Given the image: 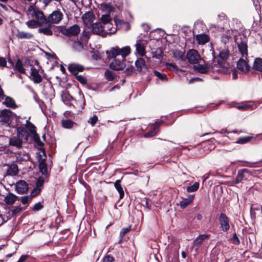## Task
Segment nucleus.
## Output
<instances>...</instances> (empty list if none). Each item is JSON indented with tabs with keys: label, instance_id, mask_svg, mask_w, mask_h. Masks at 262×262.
Segmentation results:
<instances>
[{
	"label": "nucleus",
	"instance_id": "obj_6",
	"mask_svg": "<svg viewBox=\"0 0 262 262\" xmlns=\"http://www.w3.org/2000/svg\"><path fill=\"white\" fill-rule=\"evenodd\" d=\"M250 102L253 103L254 104H247L245 102H242L240 104H238L235 102H232V103L229 104V105L231 106V107H234L240 111H247V110H253L257 107L256 104H260L262 102V101H250Z\"/></svg>",
	"mask_w": 262,
	"mask_h": 262
},
{
	"label": "nucleus",
	"instance_id": "obj_22",
	"mask_svg": "<svg viewBox=\"0 0 262 262\" xmlns=\"http://www.w3.org/2000/svg\"><path fill=\"white\" fill-rule=\"evenodd\" d=\"M238 48L243 57L247 59L248 56V46L246 42L242 41L237 44Z\"/></svg>",
	"mask_w": 262,
	"mask_h": 262
},
{
	"label": "nucleus",
	"instance_id": "obj_64",
	"mask_svg": "<svg viewBox=\"0 0 262 262\" xmlns=\"http://www.w3.org/2000/svg\"><path fill=\"white\" fill-rule=\"evenodd\" d=\"M44 182V179L43 178H39L36 182V187L39 188L41 187Z\"/></svg>",
	"mask_w": 262,
	"mask_h": 262
},
{
	"label": "nucleus",
	"instance_id": "obj_19",
	"mask_svg": "<svg viewBox=\"0 0 262 262\" xmlns=\"http://www.w3.org/2000/svg\"><path fill=\"white\" fill-rule=\"evenodd\" d=\"M249 171L247 169H242L238 171L237 176L234 181V184H238L243 180H247L246 174L249 173Z\"/></svg>",
	"mask_w": 262,
	"mask_h": 262
},
{
	"label": "nucleus",
	"instance_id": "obj_33",
	"mask_svg": "<svg viewBox=\"0 0 262 262\" xmlns=\"http://www.w3.org/2000/svg\"><path fill=\"white\" fill-rule=\"evenodd\" d=\"M51 25H48L46 27L40 28L38 29V32L40 33L47 36H51L53 34V32L51 30Z\"/></svg>",
	"mask_w": 262,
	"mask_h": 262
},
{
	"label": "nucleus",
	"instance_id": "obj_48",
	"mask_svg": "<svg viewBox=\"0 0 262 262\" xmlns=\"http://www.w3.org/2000/svg\"><path fill=\"white\" fill-rule=\"evenodd\" d=\"M154 73L155 75L157 77H158L160 79H161L162 80H167V76L165 74H162L157 71H154Z\"/></svg>",
	"mask_w": 262,
	"mask_h": 262
},
{
	"label": "nucleus",
	"instance_id": "obj_35",
	"mask_svg": "<svg viewBox=\"0 0 262 262\" xmlns=\"http://www.w3.org/2000/svg\"><path fill=\"white\" fill-rule=\"evenodd\" d=\"M253 68L257 71L262 72V58H257L255 59Z\"/></svg>",
	"mask_w": 262,
	"mask_h": 262
},
{
	"label": "nucleus",
	"instance_id": "obj_15",
	"mask_svg": "<svg viewBox=\"0 0 262 262\" xmlns=\"http://www.w3.org/2000/svg\"><path fill=\"white\" fill-rule=\"evenodd\" d=\"M16 136L23 142H25L28 140L29 135L25 128L18 127L16 128Z\"/></svg>",
	"mask_w": 262,
	"mask_h": 262
},
{
	"label": "nucleus",
	"instance_id": "obj_26",
	"mask_svg": "<svg viewBox=\"0 0 262 262\" xmlns=\"http://www.w3.org/2000/svg\"><path fill=\"white\" fill-rule=\"evenodd\" d=\"M39 168L40 172L43 175L48 174L47 166L45 163V159H39Z\"/></svg>",
	"mask_w": 262,
	"mask_h": 262
},
{
	"label": "nucleus",
	"instance_id": "obj_18",
	"mask_svg": "<svg viewBox=\"0 0 262 262\" xmlns=\"http://www.w3.org/2000/svg\"><path fill=\"white\" fill-rule=\"evenodd\" d=\"M69 71L74 75H77L79 72H82L84 70V67L77 63H71L68 67Z\"/></svg>",
	"mask_w": 262,
	"mask_h": 262
},
{
	"label": "nucleus",
	"instance_id": "obj_30",
	"mask_svg": "<svg viewBox=\"0 0 262 262\" xmlns=\"http://www.w3.org/2000/svg\"><path fill=\"white\" fill-rule=\"evenodd\" d=\"M23 142L17 137L14 136L9 139L10 145L20 148L22 146Z\"/></svg>",
	"mask_w": 262,
	"mask_h": 262
},
{
	"label": "nucleus",
	"instance_id": "obj_40",
	"mask_svg": "<svg viewBox=\"0 0 262 262\" xmlns=\"http://www.w3.org/2000/svg\"><path fill=\"white\" fill-rule=\"evenodd\" d=\"M26 127L31 134L35 133V125L32 123L29 120L26 121V123L25 124Z\"/></svg>",
	"mask_w": 262,
	"mask_h": 262
},
{
	"label": "nucleus",
	"instance_id": "obj_4",
	"mask_svg": "<svg viewBox=\"0 0 262 262\" xmlns=\"http://www.w3.org/2000/svg\"><path fill=\"white\" fill-rule=\"evenodd\" d=\"M58 28L62 34L69 37L77 36L80 31V27L77 25H74L68 28L63 26H60Z\"/></svg>",
	"mask_w": 262,
	"mask_h": 262
},
{
	"label": "nucleus",
	"instance_id": "obj_63",
	"mask_svg": "<svg viewBox=\"0 0 262 262\" xmlns=\"http://www.w3.org/2000/svg\"><path fill=\"white\" fill-rule=\"evenodd\" d=\"M196 190V182L194 183L191 186L188 187L187 188L188 192H193Z\"/></svg>",
	"mask_w": 262,
	"mask_h": 262
},
{
	"label": "nucleus",
	"instance_id": "obj_42",
	"mask_svg": "<svg viewBox=\"0 0 262 262\" xmlns=\"http://www.w3.org/2000/svg\"><path fill=\"white\" fill-rule=\"evenodd\" d=\"M73 48L77 51H81L83 49V46L81 41H75L73 43Z\"/></svg>",
	"mask_w": 262,
	"mask_h": 262
},
{
	"label": "nucleus",
	"instance_id": "obj_39",
	"mask_svg": "<svg viewBox=\"0 0 262 262\" xmlns=\"http://www.w3.org/2000/svg\"><path fill=\"white\" fill-rule=\"evenodd\" d=\"M74 123L70 119L62 120L61 121L62 126L65 128H71Z\"/></svg>",
	"mask_w": 262,
	"mask_h": 262
},
{
	"label": "nucleus",
	"instance_id": "obj_12",
	"mask_svg": "<svg viewBox=\"0 0 262 262\" xmlns=\"http://www.w3.org/2000/svg\"><path fill=\"white\" fill-rule=\"evenodd\" d=\"M186 58L190 64H193V68L195 71L196 69V50H189L187 53Z\"/></svg>",
	"mask_w": 262,
	"mask_h": 262
},
{
	"label": "nucleus",
	"instance_id": "obj_34",
	"mask_svg": "<svg viewBox=\"0 0 262 262\" xmlns=\"http://www.w3.org/2000/svg\"><path fill=\"white\" fill-rule=\"evenodd\" d=\"M100 9L106 14L110 13L113 11V7L112 5L109 3H103L101 4Z\"/></svg>",
	"mask_w": 262,
	"mask_h": 262
},
{
	"label": "nucleus",
	"instance_id": "obj_47",
	"mask_svg": "<svg viewBox=\"0 0 262 262\" xmlns=\"http://www.w3.org/2000/svg\"><path fill=\"white\" fill-rule=\"evenodd\" d=\"M111 17L109 14H102L101 17V20L103 25H104L105 24L107 23H110L111 21Z\"/></svg>",
	"mask_w": 262,
	"mask_h": 262
},
{
	"label": "nucleus",
	"instance_id": "obj_2",
	"mask_svg": "<svg viewBox=\"0 0 262 262\" xmlns=\"http://www.w3.org/2000/svg\"><path fill=\"white\" fill-rule=\"evenodd\" d=\"M27 15L29 17L35 18L39 22L46 25L47 18L45 17L42 11L33 5L29 7L27 10Z\"/></svg>",
	"mask_w": 262,
	"mask_h": 262
},
{
	"label": "nucleus",
	"instance_id": "obj_17",
	"mask_svg": "<svg viewBox=\"0 0 262 262\" xmlns=\"http://www.w3.org/2000/svg\"><path fill=\"white\" fill-rule=\"evenodd\" d=\"M146 42L144 40H139L136 44V49L137 53L140 56H143L145 55V47Z\"/></svg>",
	"mask_w": 262,
	"mask_h": 262
},
{
	"label": "nucleus",
	"instance_id": "obj_13",
	"mask_svg": "<svg viewBox=\"0 0 262 262\" xmlns=\"http://www.w3.org/2000/svg\"><path fill=\"white\" fill-rule=\"evenodd\" d=\"M95 18V16L91 11L86 12L82 16L83 23L87 26L92 25Z\"/></svg>",
	"mask_w": 262,
	"mask_h": 262
},
{
	"label": "nucleus",
	"instance_id": "obj_43",
	"mask_svg": "<svg viewBox=\"0 0 262 262\" xmlns=\"http://www.w3.org/2000/svg\"><path fill=\"white\" fill-rule=\"evenodd\" d=\"M173 56L177 60L182 59L184 56V53L182 51L175 50L173 52Z\"/></svg>",
	"mask_w": 262,
	"mask_h": 262
},
{
	"label": "nucleus",
	"instance_id": "obj_25",
	"mask_svg": "<svg viewBox=\"0 0 262 262\" xmlns=\"http://www.w3.org/2000/svg\"><path fill=\"white\" fill-rule=\"evenodd\" d=\"M16 36L18 39H30L33 37V35L30 32L17 30Z\"/></svg>",
	"mask_w": 262,
	"mask_h": 262
},
{
	"label": "nucleus",
	"instance_id": "obj_23",
	"mask_svg": "<svg viewBox=\"0 0 262 262\" xmlns=\"http://www.w3.org/2000/svg\"><path fill=\"white\" fill-rule=\"evenodd\" d=\"M233 30H228L225 33L223 34L221 36V42L224 44V46H226V44L232 39L233 36Z\"/></svg>",
	"mask_w": 262,
	"mask_h": 262
},
{
	"label": "nucleus",
	"instance_id": "obj_3",
	"mask_svg": "<svg viewBox=\"0 0 262 262\" xmlns=\"http://www.w3.org/2000/svg\"><path fill=\"white\" fill-rule=\"evenodd\" d=\"M210 67L213 72L226 73L228 71L229 64L227 62H222L219 59L214 58Z\"/></svg>",
	"mask_w": 262,
	"mask_h": 262
},
{
	"label": "nucleus",
	"instance_id": "obj_60",
	"mask_svg": "<svg viewBox=\"0 0 262 262\" xmlns=\"http://www.w3.org/2000/svg\"><path fill=\"white\" fill-rule=\"evenodd\" d=\"M166 66L169 69H171L174 71H177L178 70L177 66L173 63H167L166 64Z\"/></svg>",
	"mask_w": 262,
	"mask_h": 262
},
{
	"label": "nucleus",
	"instance_id": "obj_7",
	"mask_svg": "<svg viewBox=\"0 0 262 262\" xmlns=\"http://www.w3.org/2000/svg\"><path fill=\"white\" fill-rule=\"evenodd\" d=\"M62 18V13L59 10H55L48 16L46 24L48 23L57 24L59 23Z\"/></svg>",
	"mask_w": 262,
	"mask_h": 262
},
{
	"label": "nucleus",
	"instance_id": "obj_52",
	"mask_svg": "<svg viewBox=\"0 0 262 262\" xmlns=\"http://www.w3.org/2000/svg\"><path fill=\"white\" fill-rule=\"evenodd\" d=\"M199 26L201 28V30L202 31V32H205V31H207V32H209L208 31V30L207 28V27L206 26V25L202 22V21H198V26Z\"/></svg>",
	"mask_w": 262,
	"mask_h": 262
},
{
	"label": "nucleus",
	"instance_id": "obj_62",
	"mask_svg": "<svg viewBox=\"0 0 262 262\" xmlns=\"http://www.w3.org/2000/svg\"><path fill=\"white\" fill-rule=\"evenodd\" d=\"M21 210V207L19 206L14 207L12 210V213L13 215H15L19 213Z\"/></svg>",
	"mask_w": 262,
	"mask_h": 262
},
{
	"label": "nucleus",
	"instance_id": "obj_24",
	"mask_svg": "<svg viewBox=\"0 0 262 262\" xmlns=\"http://www.w3.org/2000/svg\"><path fill=\"white\" fill-rule=\"evenodd\" d=\"M209 35L205 33H200L198 34V44L203 45L209 42Z\"/></svg>",
	"mask_w": 262,
	"mask_h": 262
},
{
	"label": "nucleus",
	"instance_id": "obj_21",
	"mask_svg": "<svg viewBox=\"0 0 262 262\" xmlns=\"http://www.w3.org/2000/svg\"><path fill=\"white\" fill-rule=\"evenodd\" d=\"M91 32L92 33L96 34H99L102 36V34L103 33V25H102V23L100 22L93 24L92 25Z\"/></svg>",
	"mask_w": 262,
	"mask_h": 262
},
{
	"label": "nucleus",
	"instance_id": "obj_29",
	"mask_svg": "<svg viewBox=\"0 0 262 262\" xmlns=\"http://www.w3.org/2000/svg\"><path fill=\"white\" fill-rule=\"evenodd\" d=\"M18 172V169L17 165L14 163L11 164L9 165L7 169V173L11 176H15Z\"/></svg>",
	"mask_w": 262,
	"mask_h": 262
},
{
	"label": "nucleus",
	"instance_id": "obj_27",
	"mask_svg": "<svg viewBox=\"0 0 262 262\" xmlns=\"http://www.w3.org/2000/svg\"><path fill=\"white\" fill-rule=\"evenodd\" d=\"M194 195L189 196L188 198L183 199L182 201H180L179 205L181 208H185L188 206L190 203H191L194 199Z\"/></svg>",
	"mask_w": 262,
	"mask_h": 262
},
{
	"label": "nucleus",
	"instance_id": "obj_51",
	"mask_svg": "<svg viewBox=\"0 0 262 262\" xmlns=\"http://www.w3.org/2000/svg\"><path fill=\"white\" fill-rule=\"evenodd\" d=\"M98 117L96 115L93 116L90 118L88 122L92 125L94 126L98 121Z\"/></svg>",
	"mask_w": 262,
	"mask_h": 262
},
{
	"label": "nucleus",
	"instance_id": "obj_16",
	"mask_svg": "<svg viewBox=\"0 0 262 262\" xmlns=\"http://www.w3.org/2000/svg\"><path fill=\"white\" fill-rule=\"evenodd\" d=\"M12 112L9 110L5 109L0 111V119L2 121L9 123L11 119Z\"/></svg>",
	"mask_w": 262,
	"mask_h": 262
},
{
	"label": "nucleus",
	"instance_id": "obj_44",
	"mask_svg": "<svg viewBox=\"0 0 262 262\" xmlns=\"http://www.w3.org/2000/svg\"><path fill=\"white\" fill-rule=\"evenodd\" d=\"M252 138L253 137L251 136L241 137L238 139V140L236 141V143L238 144H245L249 142L252 139Z\"/></svg>",
	"mask_w": 262,
	"mask_h": 262
},
{
	"label": "nucleus",
	"instance_id": "obj_61",
	"mask_svg": "<svg viewBox=\"0 0 262 262\" xmlns=\"http://www.w3.org/2000/svg\"><path fill=\"white\" fill-rule=\"evenodd\" d=\"M71 99H72V97L67 93H65L62 96V100L65 102L66 101H70Z\"/></svg>",
	"mask_w": 262,
	"mask_h": 262
},
{
	"label": "nucleus",
	"instance_id": "obj_45",
	"mask_svg": "<svg viewBox=\"0 0 262 262\" xmlns=\"http://www.w3.org/2000/svg\"><path fill=\"white\" fill-rule=\"evenodd\" d=\"M105 78L108 81H112L114 79L115 75L114 73L111 71L107 70L104 73Z\"/></svg>",
	"mask_w": 262,
	"mask_h": 262
},
{
	"label": "nucleus",
	"instance_id": "obj_31",
	"mask_svg": "<svg viewBox=\"0 0 262 262\" xmlns=\"http://www.w3.org/2000/svg\"><path fill=\"white\" fill-rule=\"evenodd\" d=\"M114 186L118 193H119V197L120 199H122L124 195V192L123 188L121 185V180H117L115 183Z\"/></svg>",
	"mask_w": 262,
	"mask_h": 262
},
{
	"label": "nucleus",
	"instance_id": "obj_58",
	"mask_svg": "<svg viewBox=\"0 0 262 262\" xmlns=\"http://www.w3.org/2000/svg\"><path fill=\"white\" fill-rule=\"evenodd\" d=\"M30 200H31V198L29 195L23 196L21 197V203L24 205L27 204Z\"/></svg>",
	"mask_w": 262,
	"mask_h": 262
},
{
	"label": "nucleus",
	"instance_id": "obj_57",
	"mask_svg": "<svg viewBox=\"0 0 262 262\" xmlns=\"http://www.w3.org/2000/svg\"><path fill=\"white\" fill-rule=\"evenodd\" d=\"M42 208H43V205H41L40 202H38L34 205L33 209L35 211H37L41 210Z\"/></svg>",
	"mask_w": 262,
	"mask_h": 262
},
{
	"label": "nucleus",
	"instance_id": "obj_46",
	"mask_svg": "<svg viewBox=\"0 0 262 262\" xmlns=\"http://www.w3.org/2000/svg\"><path fill=\"white\" fill-rule=\"evenodd\" d=\"M158 130V127L154 126V127L149 132H148L145 135V137H150L154 136L156 135Z\"/></svg>",
	"mask_w": 262,
	"mask_h": 262
},
{
	"label": "nucleus",
	"instance_id": "obj_14",
	"mask_svg": "<svg viewBox=\"0 0 262 262\" xmlns=\"http://www.w3.org/2000/svg\"><path fill=\"white\" fill-rule=\"evenodd\" d=\"M28 189V184L24 180H19L15 184V190L18 193L23 194L26 193Z\"/></svg>",
	"mask_w": 262,
	"mask_h": 262
},
{
	"label": "nucleus",
	"instance_id": "obj_59",
	"mask_svg": "<svg viewBox=\"0 0 262 262\" xmlns=\"http://www.w3.org/2000/svg\"><path fill=\"white\" fill-rule=\"evenodd\" d=\"M114 261V258L110 255H107L103 258L104 262H113Z\"/></svg>",
	"mask_w": 262,
	"mask_h": 262
},
{
	"label": "nucleus",
	"instance_id": "obj_1",
	"mask_svg": "<svg viewBox=\"0 0 262 262\" xmlns=\"http://www.w3.org/2000/svg\"><path fill=\"white\" fill-rule=\"evenodd\" d=\"M111 53L114 60L110 64V68L117 71L123 70L125 67V58L130 53V47L125 46L120 48L118 47H115L112 48Z\"/></svg>",
	"mask_w": 262,
	"mask_h": 262
},
{
	"label": "nucleus",
	"instance_id": "obj_20",
	"mask_svg": "<svg viewBox=\"0 0 262 262\" xmlns=\"http://www.w3.org/2000/svg\"><path fill=\"white\" fill-rule=\"evenodd\" d=\"M237 68L245 73L248 72L250 70V67L243 58H240L237 61Z\"/></svg>",
	"mask_w": 262,
	"mask_h": 262
},
{
	"label": "nucleus",
	"instance_id": "obj_54",
	"mask_svg": "<svg viewBox=\"0 0 262 262\" xmlns=\"http://www.w3.org/2000/svg\"><path fill=\"white\" fill-rule=\"evenodd\" d=\"M77 80L82 84H85L87 82L86 79L81 75H78L76 77Z\"/></svg>",
	"mask_w": 262,
	"mask_h": 262
},
{
	"label": "nucleus",
	"instance_id": "obj_55",
	"mask_svg": "<svg viewBox=\"0 0 262 262\" xmlns=\"http://www.w3.org/2000/svg\"><path fill=\"white\" fill-rule=\"evenodd\" d=\"M232 243L236 244V245H239L240 243V241L237 235V234L235 233L233 234V237L231 239Z\"/></svg>",
	"mask_w": 262,
	"mask_h": 262
},
{
	"label": "nucleus",
	"instance_id": "obj_37",
	"mask_svg": "<svg viewBox=\"0 0 262 262\" xmlns=\"http://www.w3.org/2000/svg\"><path fill=\"white\" fill-rule=\"evenodd\" d=\"M14 69L20 73L24 74L25 73V69L23 67L22 62L20 59H17L14 67Z\"/></svg>",
	"mask_w": 262,
	"mask_h": 262
},
{
	"label": "nucleus",
	"instance_id": "obj_38",
	"mask_svg": "<svg viewBox=\"0 0 262 262\" xmlns=\"http://www.w3.org/2000/svg\"><path fill=\"white\" fill-rule=\"evenodd\" d=\"M135 64L138 70L141 71L145 66V60L142 58H138L135 62Z\"/></svg>",
	"mask_w": 262,
	"mask_h": 262
},
{
	"label": "nucleus",
	"instance_id": "obj_32",
	"mask_svg": "<svg viewBox=\"0 0 262 262\" xmlns=\"http://www.w3.org/2000/svg\"><path fill=\"white\" fill-rule=\"evenodd\" d=\"M3 103L8 107L15 108L17 107L14 99L10 97H6Z\"/></svg>",
	"mask_w": 262,
	"mask_h": 262
},
{
	"label": "nucleus",
	"instance_id": "obj_50",
	"mask_svg": "<svg viewBox=\"0 0 262 262\" xmlns=\"http://www.w3.org/2000/svg\"><path fill=\"white\" fill-rule=\"evenodd\" d=\"M40 191H41V190H40V188L36 187V188H34L32 190V191L31 192L30 196L32 199L33 197H34V196H36L37 195H38L40 193Z\"/></svg>",
	"mask_w": 262,
	"mask_h": 262
},
{
	"label": "nucleus",
	"instance_id": "obj_9",
	"mask_svg": "<svg viewBox=\"0 0 262 262\" xmlns=\"http://www.w3.org/2000/svg\"><path fill=\"white\" fill-rule=\"evenodd\" d=\"M219 223L221 229L225 231H228L230 229L229 220L227 215L222 213L219 216Z\"/></svg>",
	"mask_w": 262,
	"mask_h": 262
},
{
	"label": "nucleus",
	"instance_id": "obj_10",
	"mask_svg": "<svg viewBox=\"0 0 262 262\" xmlns=\"http://www.w3.org/2000/svg\"><path fill=\"white\" fill-rule=\"evenodd\" d=\"M209 70H210V66H208L198 53V73L204 74L207 73Z\"/></svg>",
	"mask_w": 262,
	"mask_h": 262
},
{
	"label": "nucleus",
	"instance_id": "obj_53",
	"mask_svg": "<svg viewBox=\"0 0 262 262\" xmlns=\"http://www.w3.org/2000/svg\"><path fill=\"white\" fill-rule=\"evenodd\" d=\"M34 141L39 146H41L43 145V143H42V142L40 140V138H39V136L36 134V133L35 132V133H34Z\"/></svg>",
	"mask_w": 262,
	"mask_h": 262
},
{
	"label": "nucleus",
	"instance_id": "obj_36",
	"mask_svg": "<svg viewBox=\"0 0 262 262\" xmlns=\"http://www.w3.org/2000/svg\"><path fill=\"white\" fill-rule=\"evenodd\" d=\"M43 24L39 22L37 20L35 19L29 20L26 23L27 26L31 28H35Z\"/></svg>",
	"mask_w": 262,
	"mask_h": 262
},
{
	"label": "nucleus",
	"instance_id": "obj_5",
	"mask_svg": "<svg viewBox=\"0 0 262 262\" xmlns=\"http://www.w3.org/2000/svg\"><path fill=\"white\" fill-rule=\"evenodd\" d=\"M30 78L36 84L39 83L42 81V77L43 75V71L39 67H32L31 68Z\"/></svg>",
	"mask_w": 262,
	"mask_h": 262
},
{
	"label": "nucleus",
	"instance_id": "obj_49",
	"mask_svg": "<svg viewBox=\"0 0 262 262\" xmlns=\"http://www.w3.org/2000/svg\"><path fill=\"white\" fill-rule=\"evenodd\" d=\"M130 230V227H127V228H123L120 233V239L119 241V243H120L122 241V239L123 238V237L124 236V235L128 232L129 231V230Z\"/></svg>",
	"mask_w": 262,
	"mask_h": 262
},
{
	"label": "nucleus",
	"instance_id": "obj_8",
	"mask_svg": "<svg viewBox=\"0 0 262 262\" xmlns=\"http://www.w3.org/2000/svg\"><path fill=\"white\" fill-rule=\"evenodd\" d=\"M116 23V27H114L112 23L111 22L107 23L103 25V33L102 34L103 37H106L107 35H111L115 33L117 31V27L118 25V21L121 24L122 21L121 20H115Z\"/></svg>",
	"mask_w": 262,
	"mask_h": 262
},
{
	"label": "nucleus",
	"instance_id": "obj_41",
	"mask_svg": "<svg viewBox=\"0 0 262 262\" xmlns=\"http://www.w3.org/2000/svg\"><path fill=\"white\" fill-rule=\"evenodd\" d=\"M91 33H92L91 31H87L86 30H84L81 34V38H80L81 41H84V42H87Z\"/></svg>",
	"mask_w": 262,
	"mask_h": 262
},
{
	"label": "nucleus",
	"instance_id": "obj_56",
	"mask_svg": "<svg viewBox=\"0 0 262 262\" xmlns=\"http://www.w3.org/2000/svg\"><path fill=\"white\" fill-rule=\"evenodd\" d=\"M208 237V235L207 234H203L198 236V244H201L203 242V241Z\"/></svg>",
	"mask_w": 262,
	"mask_h": 262
},
{
	"label": "nucleus",
	"instance_id": "obj_28",
	"mask_svg": "<svg viewBox=\"0 0 262 262\" xmlns=\"http://www.w3.org/2000/svg\"><path fill=\"white\" fill-rule=\"evenodd\" d=\"M17 199V196L12 193H9L5 198L4 201L7 205H12Z\"/></svg>",
	"mask_w": 262,
	"mask_h": 262
},
{
	"label": "nucleus",
	"instance_id": "obj_11",
	"mask_svg": "<svg viewBox=\"0 0 262 262\" xmlns=\"http://www.w3.org/2000/svg\"><path fill=\"white\" fill-rule=\"evenodd\" d=\"M219 51V56L215 58V59H219L222 62H227V60L229 57V51L228 48L226 46H224L223 48L220 47Z\"/></svg>",
	"mask_w": 262,
	"mask_h": 262
}]
</instances>
